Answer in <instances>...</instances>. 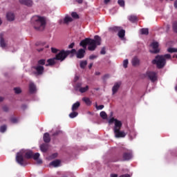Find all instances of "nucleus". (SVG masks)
I'll return each instance as SVG.
<instances>
[{
	"instance_id": "3",
	"label": "nucleus",
	"mask_w": 177,
	"mask_h": 177,
	"mask_svg": "<svg viewBox=\"0 0 177 177\" xmlns=\"http://www.w3.org/2000/svg\"><path fill=\"white\" fill-rule=\"evenodd\" d=\"M32 151H26L24 149L21 150L17 153L16 161L19 164V165H24V157L28 160L32 158Z\"/></svg>"
},
{
	"instance_id": "29",
	"label": "nucleus",
	"mask_w": 177,
	"mask_h": 177,
	"mask_svg": "<svg viewBox=\"0 0 177 177\" xmlns=\"http://www.w3.org/2000/svg\"><path fill=\"white\" fill-rule=\"evenodd\" d=\"M50 165H53V167H59V165H60V160H54L50 163Z\"/></svg>"
},
{
	"instance_id": "55",
	"label": "nucleus",
	"mask_w": 177,
	"mask_h": 177,
	"mask_svg": "<svg viewBox=\"0 0 177 177\" xmlns=\"http://www.w3.org/2000/svg\"><path fill=\"white\" fill-rule=\"evenodd\" d=\"M107 78H110V75L109 74H106L104 76V80H107Z\"/></svg>"
},
{
	"instance_id": "44",
	"label": "nucleus",
	"mask_w": 177,
	"mask_h": 177,
	"mask_svg": "<svg viewBox=\"0 0 177 177\" xmlns=\"http://www.w3.org/2000/svg\"><path fill=\"white\" fill-rule=\"evenodd\" d=\"M173 30L174 32H177V22L173 24Z\"/></svg>"
},
{
	"instance_id": "1",
	"label": "nucleus",
	"mask_w": 177,
	"mask_h": 177,
	"mask_svg": "<svg viewBox=\"0 0 177 177\" xmlns=\"http://www.w3.org/2000/svg\"><path fill=\"white\" fill-rule=\"evenodd\" d=\"M102 42V38L98 35H95L93 39L86 38L82 40L80 45L84 48L83 49H86V46L88 45V49L91 52H93L97 48V46L100 45Z\"/></svg>"
},
{
	"instance_id": "46",
	"label": "nucleus",
	"mask_w": 177,
	"mask_h": 177,
	"mask_svg": "<svg viewBox=\"0 0 177 177\" xmlns=\"http://www.w3.org/2000/svg\"><path fill=\"white\" fill-rule=\"evenodd\" d=\"M100 55H106V48L103 47V48L101 49Z\"/></svg>"
},
{
	"instance_id": "40",
	"label": "nucleus",
	"mask_w": 177,
	"mask_h": 177,
	"mask_svg": "<svg viewBox=\"0 0 177 177\" xmlns=\"http://www.w3.org/2000/svg\"><path fill=\"white\" fill-rule=\"evenodd\" d=\"M71 16H72V17H73V19H80V16L75 12H72Z\"/></svg>"
},
{
	"instance_id": "12",
	"label": "nucleus",
	"mask_w": 177,
	"mask_h": 177,
	"mask_svg": "<svg viewBox=\"0 0 177 177\" xmlns=\"http://www.w3.org/2000/svg\"><path fill=\"white\" fill-rule=\"evenodd\" d=\"M37 91V86H35V84L32 82H30L29 84V92L30 93H35V92Z\"/></svg>"
},
{
	"instance_id": "33",
	"label": "nucleus",
	"mask_w": 177,
	"mask_h": 177,
	"mask_svg": "<svg viewBox=\"0 0 177 177\" xmlns=\"http://www.w3.org/2000/svg\"><path fill=\"white\" fill-rule=\"evenodd\" d=\"M87 64H88V62L86 60L80 62V67L82 68H85Z\"/></svg>"
},
{
	"instance_id": "22",
	"label": "nucleus",
	"mask_w": 177,
	"mask_h": 177,
	"mask_svg": "<svg viewBox=\"0 0 177 177\" xmlns=\"http://www.w3.org/2000/svg\"><path fill=\"white\" fill-rule=\"evenodd\" d=\"M7 20L8 21H13L15 20V14L12 12H8L6 15Z\"/></svg>"
},
{
	"instance_id": "59",
	"label": "nucleus",
	"mask_w": 177,
	"mask_h": 177,
	"mask_svg": "<svg viewBox=\"0 0 177 177\" xmlns=\"http://www.w3.org/2000/svg\"><path fill=\"white\" fill-rule=\"evenodd\" d=\"M174 8H176V9H177V0H176L174 1Z\"/></svg>"
},
{
	"instance_id": "37",
	"label": "nucleus",
	"mask_w": 177,
	"mask_h": 177,
	"mask_svg": "<svg viewBox=\"0 0 177 177\" xmlns=\"http://www.w3.org/2000/svg\"><path fill=\"white\" fill-rule=\"evenodd\" d=\"M6 129H7V127L5 124L0 127V132H1L2 133H3V132H6Z\"/></svg>"
},
{
	"instance_id": "47",
	"label": "nucleus",
	"mask_w": 177,
	"mask_h": 177,
	"mask_svg": "<svg viewBox=\"0 0 177 177\" xmlns=\"http://www.w3.org/2000/svg\"><path fill=\"white\" fill-rule=\"evenodd\" d=\"M3 110L6 113H8V111H9V107L8 106H3Z\"/></svg>"
},
{
	"instance_id": "32",
	"label": "nucleus",
	"mask_w": 177,
	"mask_h": 177,
	"mask_svg": "<svg viewBox=\"0 0 177 177\" xmlns=\"http://www.w3.org/2000/svg\"><path fill=\"white\" fill-rule=\"evenodd\" d=\"M78 115V112L74 111L69 114L70 118H75Z\"/></svg>"
},
{
	"instance_id": "23",
	"label": "nucleus",
	"mask_w": 177,
	"mask_h": 177,
	"mask_svg": "<svg viewBox=\"0 0 177 177\" xmlns=\"http://www.w3.org/2000/svg\"><path fill=\"white\" fill-rule=\"evenodd\" d=\"M118 35L119 38H120L121 39H123L124 37H125V30L120 29L118 31Z\"/></svg>"
},
{
	"instance_id": "38",
	"label": "nucleus",
	"mask_w": 177,
	"mask_h": 177,
	"mask_svg": "<svg viewBox=\"0 0 177 177\" xmlns=\"http://www.w3.org/2000/svg\"><path fill=\"white\" fill-rule=\"evenodd\" d=\"M66 55L68 56V55H70V54L77 53V50L72 49L71 50H66Z\"/></svg>"
},
{
	"instance_id": "49",
	"label": "nucleus",
	"mask_w": 177,
	"mask_h": 177,
	"mask_svg": "<svg viewBox=\"0 0 177 177\" xmlns=\"http://www.w3.org/2000/svg\"><path fill=\"white\" fill-rule=\"evenodd\" d=\"M51 52L53 53H57V52H59V50H57V48H51Z\"/></svg>"
},
{
	"instance_id": "17",
	"label": "nucleus",
	"mask_w": 177,
	"mask_h": 177,
	"mask_svg": "<svg viewBox=\"0 0 177 177\" xmlns=\"http://www.w3.org/2000/svg\"><path fill=\"white\" fill-rule=\"evenodd\" d=\"M121 28H122L120 26H113L109 28V31L110 32H118Z\"/></svg>"
},
{
	"instance_id": "31",
	"label": "nucleus",
	"mask_w": 177,
	"mask_h": 177,
	"mask_svg": "<svg viewBox=\"0 0 177 177\" xmlns=\"http://www.w3.org/2000/svg\"><path fill=\"white\" fill-rule=\"evenodd\" d=\"M45 63H46V60L41 59L37 62V66H45Z\"/></svg>"
},
{
	"instance_id": "5",
	"label": "nucleus",
	"mask_w": 177,
	"mask_h": 177,
	"mask_svg": "<svg viewBox=\"0 0 177 177\" xmlns=\"http://www.w3.org/2000/svg\"><path fill=\"white\" fill-rule=\"evenodd\" d=\"M167 62L164 56L157 55L154 59L152 60V64H156L158 68H164Z\"/></svg>"
},
{
	"instance_id": "11",
	"label": "nucleus",
	"mask_w": 177,
	"mask_h": 177,
	"mask_svg": "<svg viewBox=\"0 0 177 177\" xmlns=\"http://www.w3.org/2000/svg\"><path fill=\"white\" fill-rule=\"evenodd\" d=\"M131 64L133 67H136L140 64V60L139 58H138V57H134L131 60Z\"/></svg>"
},
{
	"instance_id": "18",
	"label": "nucleus",
	"mask_w": 177,
	"mask_h": 177,
	"mask_svg": "<svg viewBox=\"0 0 177 177\" xmlns=\"http://www.w3.org/2000/svg\"><path fill=\"white\" fill-rule=\"evenodd\" d=\"M0 46L1 48L6 47V43L5 42V39H3V33L0 34Z\"/></svg>"
},
{
	"instance_id": "16",
	"label": "nucleus",
	"mask_w": 177,
	"mask_h": 177,
	"mask_svg": "<svg viewBox=\"0 0 177 177\" xmlns=\"http://www.w3.org/2000/svg\"><path fill=\"white\" fill-rule=\"evenodd\" d=\"M120 84L115 83L114 86L112 88V95H115L116 92H118V89H120Z\"/></svg>"
},
{
	"instance_id": "45",
	"label": "nucleus",
	"mask_w": 177,
	"mask_h": 177,
	"mask_svg": "<svg viewBox=\"0 0 177 177\" xmlns=\"http://www.w3.org/2000/svg\"><path fill=\"white\" fill-rule=\"evenodd\" d=\"M89 59H90V60H93L95 59H97V55H91L89 56Z\"/></svg>"
},
{
	"instance_id": "43",
	"label": "nucleus",
	"mask_w": 177,
	"mask_h": 177,
	"mask_svg": "<svg viewBox=\"0 0 177 177\" xmlns=\"http://www.w3.org/2000/svg\"><path fill=\"white\" fill-rule=\"evenodd\" d=\"M117 121H120V120L115 119L114 118H112L109 120V124H113V122H115H115H117Z\"/></svg>"
},
{
	"instance_id": "51",
	"label": "nucleus",
	"mask_w": 177,
	"mask_h": 177,
	"mask_svg": "<svg viewBox=\"0 0 177 177\" xmlns=\"http://www.w3.org/2000/svg\"><path fill=\"white\" fill-rule=\"evenodd\" d=\"M165 59H170L171 55L169 54H165V55H162Z\"/></svg>"
},
{
	"instance_id": "13",
	"label": "nucleus",
	"mask_w": 177,
	"mask_h": 177,
	"mask_svg": "<svg viewBox=\"0 0 177 177\" xmlns=\"http://www.w3.org/2000/svg\"><path fill=\"white\" fill-rule=\"evenodd\" d=\"M32 158L37 161V164H42V160L39 159V153H32Z\"/></svg>"
},
{
	"instance_id": "4",
	"label": "nucleus",
	"mask_w": 177,
	"mask_h": 177,
	"mask_svg": "<svg viewBox=\"0 0 177 177\" xmlns=\"http://www.w3.org/2000/svg\"><path fill=\"white\" fill-rule=\"evenodd\" d=\"M121 128H122V122L121 121H116L115 126L113 127V132L115 138L117 139L125 138V136H127V133L124 131H121Z\"/></svg>"
},
{
	"instance_id": "24",
	"label": "nucleus",
	"mask_w": 177,
	"mask_h": 177,
	"mask_svg": "<svg viewBox=\"0 0 177 177\" xmlns=\"http://www.w3.org/2000/svg\"><path fill=\"white\" fill-rule=\"evenodd\" d=\"M55 60H56V59L53 58V59H49L47 60V63L46 64V66L48 67V66H54V64H56V62H55Z\"/></svg>"
},
{
	"instance_id": "14",
	"label": "nucleus",
	"mask_w": 177,
	"mask_h": 177,
	"mask_svg": "<svg viewBox=\"0 0 177 177\" xmlns=\"http://www.w3.org/2000/svg\"><path fill=\"white\" fill-rule=\"evenodd\" d=\"M19 3L26 6H31L32 5V0H19Z\"/></svg>"
},
{
	"instance_id": "10",
	"label": "nucleus",
	"mask_w": 177,
	"mask_h": 177,
	"mask_svg": "<svg viewBox=\"0 0 177 177\" xmlns=\"http://www.w3.org/2000/svg\"><path fill=\"white\" fill-rule=\"evenodd\" d=\"M151 46L153 48V50L151 51V53H159L160 50L158 49V42L154 41L151 43Z\"/></svg>"
},
{
	"instance_id": "34",
	"label": "nucleus",
	"mask_w": 177,
	"mask_h": 177,
	"mask_svg": "<svg viewBox=\"0 0 177 177\" xmlns=\"http://www.w3.org/2000/svg\"><path fill=\"white\" fill-rule=\"evenodd\" d=\"M100 115L102 118L103 120H107V113H106V112L101 111Z\"/></svg>"
},
{
	"instance_id": "53",
	"label": "nucleus",
	"mask_w": 177,
	"mask_h": 177,
	"mask_svg": "<svg viewBox=\"0 0 177 177\" xmlns=\"http://www.w3.org/2000/svg\"><path fill=\"white\" fill-rule=\"evenodd\" d=\"M119 177H131V175L126 174H122Z\"/></svg>"
},
{
	"instance_id": "30",
	"label": "nucleus",
	"mask_w": 177,
	"mask_h": 177,
	"mask_svg": "<svg viewBox=\"0 0 177 177\" xmlns=\"http://www.w3.org/2000/svg\"><path fill=\"white\" fill-rule=\"evenodd\" d=\"M140 32L142 35H149V28H142Z\"/></svg>"
},
{
	"instance_id": "19",
	"label": "nucleus",
	"mask_w": 177,
	"mask_h": 177,
	"mask_svg": "<svg viewBox=\"0 0 177 177\" xmlns=\"http://www.w3.org/2000/svg\"><path fill=\"white\" fill-rule=\"evenodd\" d=\"M43 140L45 143H49L50 142V136L49 133H45L43 136Z\"/></svg>"
},
{
	"instance_id": "21",
	"label": "nucleus",
	"mask_w": 177,
	"mask_h": 177,
	"mask_svg": "<svg viewBox=\"0 0 177 177\" xmlns=\"http://www.w3.org/2000/svg\"><path fill=\"white\" fill-rule=\"evenodd\" d=\"M48 149H49V145H48V144H42L40 146V150L43 153H46V151H48Z\"/></svg>"
},
{
	"instance_id": "64",
	"label": "nucleus",
	"mask_w": 177,
	"mask_h": 177,
	"mask_svg": "<svg viewBox=\"0 0 177 177\" xmlns=\"http://www.w3.org/2000/svg\"><path fill=\"white\" fill-rule=\"evenodd\" d=\"M0 102H3V97H0Z\"/></svg>"
},
{
	"instance_id": "50",
	"label": "nucleus",
	"mask_w": 177,
	"mask_h": 177,
	"mask_svg": "<svg viewBox=\"0 0 177 177\" xmlns=\"http://www.w3.org/2000/svg\"><path fill=\"white\" fill-rule=\"evenodd\" d=\"M75 45V42L71 43V44L68 46V48H69V49H73V48H74Z\"/></svg>"
},
{
	"instance_id": "7",
	"label": "nucleus",
	"mask_w": 177,
	"mask_h": 177,
	"mask_svg": "<svg viewBox=\"0 0 177 177\" xmlns=\"http://www.w3.org/2000/svg\"><path fill=\"white\" fill-rule=\"evenodd\" d=\"M32 69L35 70L32 73L36 76L42 75V74H44V71H45V68L43 66L39 65L32 66Z\"/></svg>"
},
{
	"instance_id": "60",
	"label": "nucleus",
	"mask_w": 177,
	"mask_h": 177,
	"mask_svg": "<svg viewBox=\"0 0 177 177\" xmlns=\"http://www.w3.org/2000/svg\"><path fill=\"white\" fill-rule=\"evenodd\" d=\"M93 63L90 64L88 65V68H89V69H91L92 67H93Z\"/></svg>"
},
{
	"instance_id": "42",
	"label": "nucleus",
	"mask_w": 177,
	"mask_h": 177,
	"mask_svg": "<svg viewBox=\"0 0 177 177\" xmlns=\"http://www.w3.org/2000/svg\"><path fill=\"white\" fill-rule=\"evenodd\" d=\"M95 108L97 110H103L104 109V105H99L97 106V103L95 104Z\"/></svg>"
},
{
	"instance_id": "58",
	"label": "nucleus",
	"mask_w": 177,
	"mask_h": 177,
	"mask_svg": "<svg viewBox=\"0 0 177 177\" xmlns=\"http://www.w3.org/2000/svg\"><path fill=\"white\" fill-rule=\"evenodd\" d=\"M76 2H77V3H82V2H84V0H76Z\"/></svg>"
},
{
	"instance_id": "61",
	"label": "nucleus",
	"mask_w": 177,
	"mask_h": 177,
	"mask_svg": "<svg viewBox=\"0 0 177 177\" xmlns=\"http://www.w3.org/2000/svg\"><path fill=\"white\" fill-rule=\"evenodd\" d=\"M111 177H118V174H111Z\"/></svg>"
},
{
	"instance_id": "56",
	"label": "nucleus",
	"mask_w": 177,
	"mask_h": 177,
	"mask_svg": "<svg viewBox=\"0 0 177 177\" xmlns=\"http://www.w3.org/2000/svg\"><path fill=\"white\" fill-rule=\"evenodd\" d=\"M78 80H80V77L79 76H75V79H74L75 82H77V81H78Z\"/></svg>"
},
{
	"instance_id": "63",
	"label": "nucleus",
	"mask_w": 177,
	"mask_h": 177,
	"mask_svg": "<svg viewBox=\"0 0 177 177\" xmlns=\"http://www.w3.org/2000/svg\"><path fill=\"white\" fill-rule=\"evenodd\" d=\"M95 75H100V72H95Z\"/></svg>"
},
{
	"instance_id": "39",
	"label": "nucleus",
	"mask_w": 177,
	"mask_h": 177,
	"mask_svg": "<svg viewBox=\"0 0 177 177\" xmlns=\"http://www.w3.org/2000/svg\"><path fill=\"white\" fill-rule=\"evenodd\" d=\"M167 52H169V53H175L177 52L176 48H169L167 49Z\"/></svg>"
},
{
	"instance_id": "8",
	"label": "nucleus",
	"mask_w": 177,
	"mask_h": 177,
	"mask_svg": "<svg viewBox=\"0 0 177 177\" xmlns=\"http://www.w3.org/2000/svg\"><path fill=\"white\" fill-rule=\"evenodd\" d=\"M67 53L64 50H62L58 54L56 55L55 59V60H60L63 62L67 57Z\"/></svg>"
},
{
	"instance_id": "36",
	"label": "nucleus",
	"mask_w": 177,
	"mask_h": 177,
	"mask_svg": "<svg viewBox=\"0 0 177 177\" xmlns=\"http://www.w3.org/2000/svg\"><path fill=\"white\" fill-rule=\"evenodd\" d=\"M14 91H15V93L17 95H19V94L21 93V88L15 87V88H14Z\"/></svg>"
},
{
	"instance_id": "25",
	"label": "nucleus",
	"mask_w": 177,
	"mask_h": 177,
	"mask_svg": "<svg viewBox=\"0 0 177 177\" xmlns=\"http://www.w3.org/2000/svg\"><path fill=\"white\" fill-rule=\"evenodd\" d=\"M82 100L84 102L86 106L92 105V101H91V99H89V97H84L82 98Z\"/></svg>"
},
{
	"instance_id": "52",
	"label": "nucleus",
	"mask_w": 177,
	"mask_h": 177,
	"mask_svg": "<svg viewBox=\"0 0 177 177\" xmlns=\"http://www.w3.org/2000/svg\"><path fill=\"white\" fill-rule=\"evenodd\" d=\"M11 122H12L13 124H16V122H17V118H11Z\"/></svg>"
},
{
	"instance_id": "41",
	"label": "nucleus",
	"mask_w": 177,
	"mask_h": 177,
	"mask_svg": "<svg viewBox=\"0 0 177 177\" xmlns=\"http://www.w3.org/2000/svg\"><path fill=\"white\" fill-rule=\"evenodd\" d=\"M128 64H129V61H128V59H124V60L123 61V67H124V68H128Z\"/></svg>"
},
{
	"instance_id": "62",
	"label": "nucleus",
	"mask_w": 177,
	"mask_h": 177,
	"mask_svg": "<svg viewBox=\"0 0 177 177\" xmlns=\"http://www.w3.org/2000/svg\"><path fill=\"white\" fill-rule=\"evenodd\" d=\"M110 2V0H104V3L107 5V3Z\"/></svg>"
},
{
	"instance_id": "28",
	"label": "nucleus",
	"mask_w": 177,
	"mask_h": 177,
	"mask_svg": "<svg viewBox=\"0 0 177 177\" xmlns=\"http://www.w3.org/2000/svg\"><path fill=\"white\" fill-rule=\"evenodd\" d=\"M89 91V86H86L85 87H80L79 89V92L80 93H85V92H88Z\"/></svg>"
},
{
	"instance_id": "35",
	"label": "nucleus",
	"mask_w": 177,
	"mask_h": 177,
	"mask_svg": "<svg viewBox=\"0 0 177 177\" xmlns=\"http://www.w3.org/2000/svg\"><path fill=\"white\" fill-rule=\"evenodd\" d=\"M118 3L119 6H121V8L125 7V1H124V0H118Z\"/></svg>"
},
{
	"instance_id": "2",
	"label": "nucleus",
	"mask_w": 177,
	"mask_h": 177,
	"mask_svg": "<svg viewBox=\"0 0 177 177\" xmlns=\"http://www.w3.org/2000/svg\"><path fill=\"white\" fill-rule=\"evenodd\" d=\"M31 24L36 31H44L46 27V18L35 15L31 19Z\"/></svg>"
},
{
	"instance_id": "6",
	"label": "nucleus",
	"mask_w": 177,
	"mask_h": 177,
	"mask_svg": "<svg viewBox=\"0 0 177 177\" xmlns=\"http://www.w3.org/2000/svg\"><path fill=\"white\" fill-rule=\"evenodd\" d=\"M145 78H148L151 82H156L158 80V76L156 72L147 71L145 73Z\"/></svg>"
},
{
	"instance_id": "20",
	"label": "nucleus",
	"mask_w": 177,
	"mask_h": 177,
	"mask_svg": "<svg viewBox=\"0 0 177 177\" xmlns=\"http://www.w3.org/2000/svg\"><path fill=\"white\" fill-rule=\"evenodd\" d=\"M81 106V103L80 102H76L72 105L71 110L72 111H77L78 109H80V106Z\"/></svg>"
},
{
	"instance_id": "15",
	"label": "nucleus",
	"mask_w": 177,
	"mask_h": 177,
	"mask_svg": "<svg viewBox=\"0 0 177 177\" xmlns=\"http://www.w3.org/2000/svg\"><path fill=\"white\" fill-rule=\"evenodd\" d=\"M132 158V153L131 152H124L123 153V159L124 161H128Z\"/></svg>"
},
{
	"instance_id": "48",
	"label": "nucleus",
	"mask_w": 177,
	"mask_h": 177,
	"mask_svg": "<svg viewBox=\"0 0 177 177\" xmlns=\"http://www.w3.org/2000/svg\"><path fill=\"white\" fill-rule=\"evenodd\" d=\"M82 83H77L76 84V89H80L81 88H82Z\"/></svg>"
},
{
	"instance_id": "54",
	"label": "nucleus",
	"mask_w": 177,
	"mask_h": 177,
	"mask_svg": "<svg viewBox=\"0 0 177 177\" xmlns=\"http://www.w3.org/2000/svg\"><path fill=\"white\" fill-rule=\"evenodd\" d=\"M59 133H60V131H57L54 133H53V136H57V135H59Z\"/></svg>"
},
{
	"instance_id": "57",
	"label": "nucleus",
	"mask_w": 177,
	"mask_h": 177,
	"mask_svg": "<svg viewBox=\"0 0 177 177\" xmlns=\"http://www.w3.org/2000/svg\"><path fill=\"white\" fill-rule=\"evenodd\" d=\"M21 109L23 110H26V109H27V105H26V104L22 105Z\"/></svg>"
},
{
	"instance_id": "26",
	"label": "nucleus",
	"mask_w": 177,
	"mask_h": 177,
	"mask_svg": "<svg viewBox=\"0 0 177 177\" xmlns=\"http://www.w3.org/2000/svg\"><path fill=\"white\" fill-rule=\"evenodd\" d=\"M73 21V18L71 17L66 16L64 19V24H68V23H71Z\"/></svg>"
},
{
	"instance_id": "27",
	"label": "nucleus",
	"mask_w": 177,
	"mask_h": 177,
	"mask_svg": "<svg viewBox=\"0 0 177 177\" xmlns=\"http://www.w3.org/2000/svg\"><path fill=\"white\" fill-rule=\"evenodd\" d=\"M129 20L131 23H136V21H138V17H136V15H130L129 17Z\"/></svg>"
},
{
	"instance_id": "9",
	"label": "nucleus",
	"mask_w": 177,
	"mask_h": 177,
	"mask_svg": "<svg viewBox=\"0 0 177 177\" xmlns=\"http://www.w3.org/2000/svg\"><path fill=\"white\" fill-rule=\"evenodd\" d=\"M76 57L77 59H84V57H85V49L84 48L79 49L77 52Z\"/></svg>"
}]
</instances>
